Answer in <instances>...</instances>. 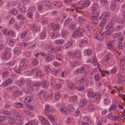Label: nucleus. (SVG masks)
Returning <instances> with one entry per match:
<instances>
[{
	"label": "nucleus",
	"instance_id": "nucleus-1",
	"mask_svg": "<svg viewBox=\"0 0 125 125\" xmlns=\"http://www.w3.org/2000/svg\"><path fill=\"white\" fill-rule=\"evenodd\" d=\"M26 84L27 87L29 90L27 91H24L26 93L30 94L31 93L32 91L33 90L34 84L31 80L29 78L26 79Z\"/></svg>",
	"mask_w": 125,
	"mask_h": 125
},
{
	"label": "nucleus",
	"instance_id": "nucleus-2",
	"mask_svg": "<svg viewBox=\"0 0 125 125\" xmlns=\"http://www.w3.org/2000/svg\"><path fill=\"white\" fill-rule=\"evenodd\" d=\"M13 116H15L18 121L17 123V125H22L24 124V122L23 120L24 117L23 116L17 112L14 113L13 114Z\"/></svg>",
	"mask_w": 125,
	"mask_h": 125
},
{
	"label": "nucleus",
	"instance_id": "nucleus-3",
	"mask_svg": "<svg viewBox=\"0 0 125 125\" xmlns=\"http://www.w3.org/2000/svg\"><path fill=\"white\" fill-rule=\"evenodd\" d=\"M84 32V30L82 28H79L75 30L73 33V37L75 38L82 36Z\"/></svg>",
	"mask_w": 125,
	"mask_h": 125
},
{
	"label": "nucleus",
	"instance_id": "nucleus-4",
	"mask_svg": "<svg viewBox=\"0 0 125 125\" xmlns=\"http://www.w3.org/2000/svg\"><path fill=\"white\" fill-rule=\"evenodd\" d=\"M12 54L10 52L7 51L4 52L1 55V58L3 60L8 61L11 58Z\"/></svg>",
	"mask_w": 125,
	"mask_h": 125
},
{
	"label": "nucleus",
	"instance_id": "nucleus-5",
	"mask_svg": "<svg viewBox=\"0 0 125 125\" xmlns=\"http://www.w3.org/2000/svg\"><path fill=\"white\" fill-rule=\"evenodd\" d=\"M99 13L98 12H96L94 15L91 16L90 18L93 24L94 25H97L98 23V20L97 18L99 15Z\"/></svg>",
	"mask_w": 125,
	"mask_h": 125
},
{
	"label": "nucleus",
	"instance_id": "nucleus-6",
	"mask_svg": "<svg viewBox=\"0 0 125 125\" xmlns=\"http://www.w3.org/2000/svg\"><path fill=\"white\" fill-rule=\"evenodd\" d=\"M30 29L33 32H36L39 31L40 29V28L39 26L36 24H32L30 25Z\"/></svg>",
	"mask_w": 125,
	"mask_h": 125
},
{
	"label": "nucleus",
	"instance_id": "nucleus-7",
	"mask_svg": "<svg viewBox=\"0 0 125 125\" xmlns=\"http://www.w3.org/2000/svg\"><path fill=\"white\" fill-rule=\"evenodd\" d=\"M102 31L99 30L100 34L95 33L93 35V37L94 38L101 41H103L104 40V37L102 34H103L104 33L102 32Z\"/></svg>",
	"mask_w": 125,
	"mask_h": 125
},
{
	"label": "nucleus",
	"instance_id": "nucleus-8",
	"mask_svg": "<svg viewBox=\"0 0 125 125\" xmlns=\"http://www.w3.org/2000/svg\"><path fill=\"white\" fill-rule=\"evenodd\" d=\"M20 62L19 66L22 70H25L27 68L28 63L25 58H23Z\"/></svg>",
	"mask_w": 125,
	"mask_h": 125
},
{
	"label": "nucleus",
	"instance_id": "nucleus-9",
	"mask_svg": "<svg viewBox=\"0 0 125 125\" xmlns=\"http://www.w3.org/2000/svg\"><path fill=\"white\" fill-rule=\"evenodd\" d=\"M85 69L84 67H82L76 69L73 72L75 75H77L81 74L83 73L85 71Z\"/></svg>",
	"mask_w": 125,
	"mask_h": 125
},
{
	"label": "nucleus",
	"instance_id": "nucleus-10",
	"mask_svg": "<svg viewBox=\"0 0 125 125\" xmlns=\"http://www.w3.org/2000/svg\"><path fill=\"white\" fill-rule=\"evenodd\" d=\"M13 82V80L11 78H8L3 82L2 83L3 86H8L12 84Z\"/></svg>",
	"mask_w": 125,
	"mask_h": 125
},
{
	"label": "nucleus",
	"instance_id": "nucleus-11",
	"mask_svg": "<svg viewBox=\"0 0 125 125\" xmlns=\"http://www.w3.org/2000/svg\"><path fill=\"white\" fill-rule=\"evenodd\" d=\"M88 41L86 38L80 40L79 42V45L80 47H83L85 46L87 44Z\"/></svg>",
	"mask_w": 125,
	"mask_h": 125
},
{
	"label": "nucleus",
	"instance_id": "nucleus-12",
	"mask_svg": "<svg viewBox=\"0 0 125 125\" xmlns=\"http://www.w3.org/2000/svg\"><path fill=\"white\" fill-rule=\"evenodd\" d=\"M8 13H9V15L6 16L7 17L10 16V13L13 15H16L18 13V11L16 9L13 8L10 10V11L8 12Z\"/></svg>",
	"mask_w": 125,
	"mask_h": 125
},
{
	"label": "nucleus",
	"instance_id": "nucleus-13",
	"mask_svg": "<svg viewBox=\"0 0 125 125\" xmlns=\"http://www.w3.org/2000/svg\"><path fill=\"white\" fill-rule=\"evenodd\" d=\"M55 110L54 109H52L51 108H50V105L47 104H45L44 111V112L45 113H47L53 112Z\"/></svg>",
	"mask_w": 125,
	"mask_h": 125
},
{
	"label": "nucleus",
	"instance_id": "nucleus-14",
	"mask_svg": "<svg viewBox=\"0 0 125 125\" xmlns=\"http://www.w3.org/2000/svg\"><path fill=\"white\" fill-rule=\"evenodd\" d=\"M66 15L65 13L63 14L62 15L57 16L56 18V21L57 22L61 21L62 22L64 19L65 18Z\"/></svg>",
	"mask_w": 125,
	"mask_h": 125
},
{
	"label": "nucleus",
	"instance_id": "nucleus-15",
	"mask_svg": "<svg viewBox=\"0 0 125 125\" xmlns=\"http://www.w3.org/2000/svg\"><path fill=\"white\" fill-rule=\"evenodd\" d=\"M54 57L51 54L47 55L45 58V60L46 62H51L53 60Z\"/></svg>",
	"mask_w": 125,
	"mask_h": 125
},
{
	"label": "nucleus",
	"instance_id": "nucleus-16",
	"mask_svg": "<svg viewBox=\"0 0 125 125\" xmlns=\"http://www.w3.org/2000/svg\"><path fill=\"white\" fill-rule=\"evenodd\" d=\"M33 97L31 96H26L23 100L24 103L29 104L33 99Z\"/></svg>",
	"mask_w": 125,
	"mask_h": 125
},
{
	"label": "nucleus",
	"instance_id": "nucleus-17",
	"mask_svg": "<svg viewBox=\"0 0 125 125\" xmlns=\"http://www.w3.org/2000/svg\"><path fill=\"white\" fill-rule=\"evenodd\" d=\"M89 110L91 112H93L97 110L98 109V107L96 105L90 104L88 107Z\"/></svg>",
	"mask_w": 125,
	"mask_h": 125
},
{
	"label": "nucleus",
	"instance_id": "nucleus-18",
	"mask_svg": "<svg viewBox=\"0 0 125 125\" xmlns=\"http://www.w3.org/2000/svg\"><path fill=\"white\" fill-rule=\"evenodd\" d=\"M40 5L42 6L47 7L49 8H51L52 7V4L51 3L48 1H45L41 2Z\"/></svg>",
	"mask_w": 125,
	"mask_h": 125
},
{
	"label": "nucleus",
	"instance_id": "nucleus-19",
	"mask_svg": "<svg viewBox=\"0 0 125 125\" xmlns=\"http://www.w3.org/2000/svg\"><path fill=\"white\" fill-rule=\"evenodd\" d=\"M21 50L19 47H15L13 50V53L16 55H19L21 54Z\"/></svg>",
	"mask_w": 125,
	"mask_h": 125
},
{
	"label": "nucleus",
	"instance_id": "nucleus-20",
	"mask_svg": "<svg viewBox=\"0 0 125 125\" xmlns=\"http://www.w3.org/2000/svg\"><path fill=\"white\" fill-rule=\"evenodd\" d=\"M84 4L80 6V8L81 9H83L88 7L91 4L90 1L89 0H84Z\"/></svg>",
	"mask_w": 125,
	"mask_h": 125
},
{
	"label": "nucleus",
	"instance_id": "nucleus-21",
	"mask_svg": "<svg viewBox=\"0 0 125 125\" xmlns=\"http://www.w3.org/2000/svg\"><path fill=\"white\" fill-rule=\"evenodd\" d=\"M72 42L71 41H68L64 45L63 48L64 50H67L72 46Z\"/></svg>",
	"mask_w": 125,
	"mask_h": 125
},
{
	"label": "nucleus",
	"instance_id": "nucleus-22",
	"mask_svg": "<svg viewBox=\"0 0 125 125\" xmlns=\"http://www.w3.org/2000/svg\"><path fill=\"white\" fill-rule=\"evenodd\" d=\"M18 8L20 12L22 13H24L27 10L25 7L22 5H19Z\"/></svg>",
	"mask_w": 125,
	"mask_h": 125
},
{
	"label": "nucleus",
	"instance_id": "nucleus-23",
	"mask_svg": "<svg viewBox=\"0 0 125 125\" xmlns=\"http://www.w3.org/2000/svg\"><path fill=\"white\" fill-rule=\"evenodd\" d=\"M116 22L118 24H124L125 23V18H119L116 20Z\"/></svg>",
	"mask_w": 125,
	"mask_h": 125
},
{
	"label": "nucleus",
	"instance_id": "nucleus-24",
	"mask_svg": "<svg viewBox=\"0 0 125 125\" xmlns=\"http://www.w3.org/2000/svg\"><path fill=\"white\" fill-rule=\"evenodd\" d=\"M24 24L23 21H21L19 23H17L14 25V27L15 29L17 30H19L20 28L22 27V25Z\"/></svg>",
	"mask_w": 125,
	"mask_h": 125
},
{
	"label": "nucleus",
	"instance_id": "nucleus-25",
	"mask_svg": "<svg viewBox=\"0 0 125 125\" xmlns=\"http://www.w3.org/2000/svg\"><path fill=\"white\" fill-rule=\"evenodd\" d=\"M52 75L54 76L58 77L60 75L61 73V71L59 69L54 70L52 71Z\"/></svg>",
	"mask_w": 125,
	"mask_h": 125
},
{
	"label": "nucleus",
	"instance_id": "nucleus-26",
	"mask_svg": "<svg viewBox=\"0 0 125 125\" xmlns=\"http://www.w3.org/2000/svg\"><path fill=\"white\" fill-rule=\"evenodd\" d=\"M110 14V13L109 12H104L102 14L101 17H99V19H101V18L106 19V18L108 17Z\"/></svg>",
	"mask_w": 125,
	"mask_h": 125
},
{
	"label": "nucleus",
	"instance_id": "nucleus-27",
	"mask_svg": "<svg viewBox=\"0 0 125 125\" xmlns=\"http://www.w3.org/2000/svg\"><path fill=\"white\" fill-rule=\"evenodd\" d=\"M95 95V93L91 90H88L87 95L88 97L93 98Z\"/></svg>",
	"mask_w": 125,
	"mask_h": 125
},
{
	"label": "nucleus",
	"instance_id": "nucleus-28",
	"mask_svg": "<svg viewBox=\"0 0 125 125\" xmlns=\"http://www.w3.org/2000/svg\"><path fill=\"white\" fill-rule=\"evenodd\" d=\"M87 104V101L85 99H83L80 102L79 105L80 107H85Z\"/></svg>",
	"mask_w": 125,
	"mask_h": 125
},
{
	"label": "nucleus",
	"instance_id": "nucleus-29",
	"mask_svg": "<svg viewBox=\"0 0 125 125\" xmlns=\"http://www.w3.org/2000/svg\"><path fill=\"white\" fill-rule=\"evenodd\" d=\"M64 42L63 39H57L54 41V43L56 44L60 45L63 44Z\"/></svg>",
	"mask_w": 125,
	"mask_h": 125
},
{
	"label": "nucleus",
	"instance_id": "nucleus-30",
	"mask_svg": "<svg viewBox=\"0 0 125 125\" xmlns=\"http://www.w3.org/2000/svg\"><path fill=\"white\" fill-rule=\"evenodd\" d=\"M60 36V34L58 32H52L51 33V38L53 39V38H58Z\"/></svg>",
	"mask_w": 125,
	"mask_h": 125
},
{
	"label": "nucleus",
	"instance_id": "nucleus-31",
	"mask_svg": "<svg viewBox=\"0 0 125 125\" xmlns=\"http://www.w3.org/2000/svg\"><path fill=\"white\" fill-rule=\"evenodd\" d=\"M62 48V46H59L52 48L51 49V51L54 52H57L60 51Z\"/></svg>",
	"mask_w": 125,
	"mask_h": 125
},
{
	"label": "nucleus",
	"instance_id": "nucleus-32",
	"mask_svg": "<svg viewBox=\"0 0 125 125\" xmlns=\"http://www.w3.org/2000/svg\"><path fill=\"white\" fill-rule=\"evenodd\" d=\"M78 63L77 62L73 61L71 62L69 64V66L72 68L74 69L78 66Z\"/></svg>",
	"mask_w": 125,
	"mask_h": 125
},
{
	"label": "nucleus",
	"instance_id": "nucleus-33",
	"mask_svg": "<svg viewBox=\"0 0 125 125\" xmlns=\"http://www.w3.org/2000/svg\"><path fill=\"white\" fill-rule=\"evenodd\" d=\"M51 28L53 31H58L60 29V27L59 24H53L51 26Z\"/></svg>",
	"mask_w": 125,
	"mask_h": 125
},
{
	"label": "nucleus",
	"instance_id": "nucleus-34",
	"mask_svg": "<svg viewBox=\"0 0 125 125\" xmlns=\"http://www.w3.org/2000/svg\"><path fill=\"white\" fill-rule=\"evenodd\" d=\"M97 6L96 4H93L91 8V12L93 14L95 13V12L97 9Z\"/></svg>",
	"mask_w": 125,
	"mask_h": 125
},
{
	"label": "nucleus",
	"instance_id": "nucleus-35",
	"mask_svg": "<svg viewBox=\"0 0 125 125\" xmlns=\"http://www.w3.org/2000/svg\"><path fill=\"white\" fill-rule=\"evenodd\" d=\"M106 23V19H104L100 22V26L101 27V30H102L103 29V27L105 25Z\"/></svg>",
	"mask_w": 125,
	"mask_h": 125
},
{
	"label": "nucleus",
	"instance_id": "nucleus-36",
	"mask_svg": "<svg viewBox=\"0 0 125 125\" xmlns=\"http://www.w3.org/2000/svg\"><path fill=\"white\" fill-rule=\"evenodd\" d=\"M25 83V80L23 78H21L18 80L17 84L18 85L21 86L23 85Z\"/></svg>",
	"mask_w": 125,
	"mask_h": 125
},
{
	"label": "nucleus",
	"instance_id": "nucleus-37",
	"mask_svg": "<svg viewBox=\"0 0 125 125\" xmlns=\"http://www.w3.org/2000/svg\"><path fill=\"white\" fill-rule=\"evenodd\" d=\"M16 61L15 60H11L8 62L6 64L9 66H12L16 64Z\"/></svg>",
	"mask_w": 125,
	"mask_h": 125
},
{
	"label": "nucleus",
	"instance_id": "nucleus-38",
	"mask_svg": "<svg viewBox=\"0 0 125 125\" xmlns=\"http://www.w3.org/2000/svg\"><path fill=\"white\" fill-rule=\"evenodd\" d=\"M84 53L85 55L89 56L92 54V52L91 49H88L84 51Z\"/></svg>",
	"mask_w": 125,
	"mask_h": 125
},
{
	"label": "nucleus",
	"instance_id": "nucleus-39",
	"mask_svg": "<svg viewBox=\"0 0 125 125\" xmlns=\"http://www.w3.org/2000/svg\"><path fill=\"white\" fill-rule=\"evenodd\" d=\"M69 99L71 102L75 103L77 100L78 98L76 96H74L69 97Z\"/></svg>",
	"mask_w": 125,
	"mask_h": 125
},
{
	"label": "nucleus",
	"instance_id": "nucleus-40",
	"mask_svg": "<svg viewBox=\"0 0 125 125\" xmlns=\"http://www.w3.org/2000/svg\"><path fill=\"white\" fill-rule=\"evenodd\" d=\"M53 4L55 7H60L62 5V4L60 1H54L53 2Z\"/></svg>",
	"mask_w": 125,
	"mask_h": 125
},
{
	"label": "nucleus",
	"instance_id": "nucleus-41",
	"mask_svg": "<svg viewBox=\"0 0 125 125\" xmlns=\"http://www.w3.org/2000/svg\"><path fill=\"white\" fill-rule=\"evenodd\" d=\"M86 79V77L84 76L77 82V83L78 84H82L84 83Z\"/></svg>",
	"mask_w": 125,
	"mask_h": 125
},
{
	"label": "nucleus",
	"instance_id": "nucleus-42",
	"mask_svg": "<svg viewBox=\"0 0 125 125\" xmlns=\"http://www.w3.org/2000/svg\"><path fill=\"white\" fill-rule=\"evenodd\" d=\"M75 56L77 58H80L82 55V53L80 50H77L74 52Z\"/></svg>",
	"mask_w": 125,
	"mask_h": 125
},
{
	"label": "nucleus",
	"instance_id": "nucleus-43",
	"mask_svg": "<svg viewBox=\"0 0 125 125\" xmlns=\"http://www.w3.org/2000/svg\"><path fill=\"white\" fill-rule=\"evenodd\" d=\"M10 30L8 28H5L2 30V32L5 35L8 36L10 35Z\"/></svg>",
	"mask_w": 125,
	"mask_h": 125
},
{
	"label": "nucleus",
	"instance_id": "nucleus-44",
	"mask_svg": "<svg viewBox=\"0 0 125 125\" xmlns=\"http://www.w3.org/2000/svg\"><path fill=\"white\" fill-rule=\"evenodd\" d=\"M46 116L48 118L52 123L54 122L55 119L54 116L50 114H48L46 115Z\"/></svg>",
	"mask_w": 125,
	"mask_h": 125
},
{
	"label": "nucleus",
	"instance_id": "nucleus-45",
	"mask_svg": "<svg viewBox=\"0 0 125 125\" xmlns=\"http://www.w3.org/2000/svg\"><path fill=\"white\" fill-rule=\"evenodd\" d=\"M14 106L16 107L22 108H23L24 105L22 103L19 102H16L14 104Z\"/></svg>",
	"mask_w": 125,
	"mask_h": 125
},
{
	"label": "nucleus",
	"instance_id": "nucleus-46",
	"mask_svg": "<svg viewBox=\"0 0 125 125\" xmlns=\"http://www.w3.org/2000/svg\"><path fill=\"white\" fill-rule=\"evenodd\" d=\"M97 67L98 68L100 71V72L101 73V74L103 75L104 73H106L107 74H109V71H107L104 70L102 71L101 70V68L99 64L98 63L97 64Z\"/></svg>",
	"mask_w": 125,
	"mask_h": 125
},
{
	"label": "nucleus",
	"instance_id": "nucleus-47",
	"mask_svg": "<svg viewBox=\"0 0 125 125\" xmlns=\"http://www.w3.org/2000/svg\"><path fill=\"white\" fill-rule=\"evenodd\" d=\"M12 115L8 116L7 117V119L8 120V122L9 124L12 125L14 122V120L13 119Z\"/></svg>",
	"mask_w": 125,
	"mask_h": 125
},
{
	"label": "nucleus",
	"instance_id": "nucleus-48",
	"mask_svg": "<svg viewBox=\"0 0 125 125\" xmlns=\"http://www.w3.org/2000/svg\"><path fill=\"white\" fill-rule=\"evenodd\" d=\"M60 112L63 114L66 115L68 113V109L65 107H62L60 109Z\"/></svg>",
	"mask_w": 125,
	"mask_h": 125
},
{
	"label": "nucleus",
	"instance_id": "nucleus-49",
	"mask_svg": "<svg viewBox=\"0 0 125 125\" xmlns=\"http://www.w3.org/2000/svg\"><path fill=\"white\" fill-rule=\"evenodd\" d=\"M112 54L110 52H108L105 57L104 60L106 61H108L112 57Z\"/></svg>",
	"mask_w": 125,
	"mask_h": 125
},
{
	"label": "nucleus",
	"instance_id": "nucleus-50",
	"mask_svg": "<svg viewBox=\"0 0 125 125\" xmlns=\"http://www.w3.org/2000/svg\"><path fill=\"white\" fill-rule=\"evenodd\" d=\"M74 52L69 51L67 53V56L69 58H73L74 56Z\"/></svg>",
	"mask_w": 125,
	"mask_h": 125
},
{
	"label": "nucleus",
	"instance_id": "nucleus-51",
	"mask_svg": "<svg viewBox=\"0 0 125 125\" xmlns=\"http://www.w3.org/2000/svg\"><path fill=\"white\" fill-rule=\"evenodd\" d=\"M101 95L100 94H96L95 93V95L93 97L95 98V101L97 102L101 99Z\"/></svg>",
	"mask_w": 125,
	"mask_h": 125
},
{
	"label": "nucleus",
	"instance_id": "nucleus-52",
	"mask_svg": "<svg viewBox=\"0 0 125 125\" xmlns=\"http://www.w3.org/2000/svg\"><path fill=\"white\" fill-rule=\"evenodd\" d=\"M68 86L69 88L72 90L76 88L75 84L72 83H69Z\"/></svg>",
	"mask_w": 125,
	"mask_h": 125
},
{
	"label": "nucleus",
	"instance_id": "nucleus-53",
	"mask_svg": "<svg viewBox=\"0 0 125 125\" xmlns=\"http://www.w3.org/2000/svg\"><path fill=\"white\" fill-rule=\"evenodd\" d=\"M41 84L43 87L44 88L48 87L49 85L48 82L45 80L43 81L42 82Z\"/></svg>",
	"mask_w": 125,
	"mask_h": 125
},
{
	"label": "nucleus",
	"instance_id": "nucleus-54",
	"mask_svg": "<svg viewBox=\"0 0 125 125\" xmlns=\"http://www.w3.org/2000/svg\"><path fill=\"white\" fill-rule=\"evenodd\" d=\"M61 33V34L63 38L66 37L68 33V32L65 30H62Z\"/></svg>",
	"mask_w": 125,
	"mask_h": 125
},
{
	"label": "nucleus",
	"instance_id": "nucleus-55",
	"mask_svg": "<svg viewBox=\"0 0 125 125\" xmlns=\"http://www.w3.org/2000/svg\"><path fill=\"white\" fill-rule=\"evenodd\" d=\"M117 106L116 105L114 104H112L110 108H109V111L111 112L114 110H115L116 109Z\"/></svg>",
	"mask_w": 125,
	"mask_h": 125
},
{
	"label": "nucleus",
	"instance_id": "nucleus-56",
	"mask_svg": "<svg viewBox=\"0 0 125 125\" xmlns=\"http://www.w3.org/2000/svg\"><path fill=\"white\" fill-rule=\"evenodd\" d=\"M118 83L119 84L121 83L123 81V76L120 74L118 75Z\"/></svg>",
	"mask_w": 125,
	"mask_h": 125
},
{
	"label": "nucleus",
	"instance_id": "nucleus-57",
	"mask_svg": "<svg viewBox=\"0 0 125 125\" xmlns=\"http://www.w3.org/2000/svg\"><path fill=\"white\" fill-rule=\"evenodd\" d=\"M35 75L38 77L42 78L43 77V73L40 71H39L37 72Z\"/></svg>",
	"mask_w": 125,
	"mask_h": 125
},
{
	"label": "nucleus",
	"instance_id": "nucleus-58",
	"mask_svg": "<svg viewBox=\"0 0 125 125\" xmlns=\"http://www.w3.org/2000/svg\"><path fill=\"white\" fill-rule=\"evenodd\" d=\"M45 70L46 72L48 73H50L52 70L49 65H47L45 67Z\"/></svg>",
	"mask_w": 125,
	"mask_h": 125
},
{
	"label": "nucleus",
	"instance_id": "nucleus-59",
	"mask_svg": "<svg viewBox=\"0 0 125 125\" xmlns=\"http://www.w3.org/2000/svg\"><path fill=\"white\" fill-rule=\"evenodd\" d=\"M111 102V100L109 98H107L104 99V103L105 105H107L109 104Z\"/></svg>",
	"mask_w": 125,
	"mask_h": 125
},
{
	"label": "nucleus",
	"instance_id": "nucleus-60",
	"mask_svg": "<svg viewBox=\"0 0 125 125\" xmlns=\"http://www.w3.org/2000/svg\"><path fill=\"white\" fill-rule=\"evenodd\" d=\"M100 3L101 4L104 6H106L108 4L107 0H100Z\"/></svg>",
	"mask_w": 125,
	"mask_h": 125
},
{
	"label": "nucleus",
	"instance_id": "nucleus-61",
	"mask_svg": "<svg viewBox=\"0 0 125 125\" xmlns=\"http://www.w3.org/2000/svg\"><path fill=\"white\" fill-rule=\"evenodd\" d=\"M77 90L80 91H83L85 89V87L83 86H79L76 87Z\"/></svg>",
	"mask_w": 125,
	"mask_h": 125
},
{
	"label": "nucleus",
	"instance_id": "nucleus-62",
	"mask_svg": "<svg viewBox=\"0 0 125 125\" xmlns=\"http://www.w3.org/2000/svg\"><path fill=\"white\" fill-rule=\"evenodd\" d=\"M100 79L101 77L99 74H96L94 76V80L96 81H99L100 80Z\"/></svg>",
	"mask_w": 125,
	"mask_h": 125
},
{
	"label": "nucleus",
	"instance_id": "nucleus-63",
	"mask_svg": "<svg viewBox=\"0 0 125 125\" xmlns=\"http://www.w3.org/2000/svg\"><path fill=\"white\" fill-rule=\"evenodd\" d=\"M14 92V94H15L16 96L19 95H21L22 94V91L20 90H15Z\"/></svg>",
	"mask_w": 125,
	"mask_h": 125
},
{
	"label": "nucleus",
	"instance_id": "nucleus-64",
	"mask_svg": "<svg viewBox=\"0 0 125 125\" xmlns=\"http://www.w3.org/2000/svg\"><path fill=\"white\" fill-rule=\"evenodd\" d=\"M68 107L70 111L72 112H73L75 110V109L73 105L71 104H68Z\"/></svg>",
	"mask_w": 125,
	"mask_h": 125
}]
</instances>
